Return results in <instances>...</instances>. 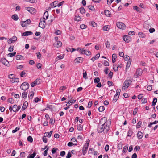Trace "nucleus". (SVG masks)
Wrapping results in <instances>:
<instances>
[{
    "mask_svg": "<svg viewBox=\"0 0 158 158\" xmlns=\"http://www.w3.org/2000/svg\"><path fill=\"white\" fill-rule=\"evenodd\" d=\"M116 25L118 28L122 30L124 29L126 27V25L124 23L120 22H118L117 23Z\"/></svg>",
    "mask_w": 158,
    "mask_h": 158,
    "instance_id": "nucleus-4",
    "label": "nucleus"
},
{
    "mask_svg": "<svg viewBox=\"0 0 158 158\" xmlns=\"http://www.w3.org/2000/svg\"><path fill=\"white\" fill-rule=\"evenodd\" d=\"M99 53L97 54L94 57H93L91 59V60L94 62L96 60L98 59L100 57Z\"/></svg>",
    "mask_w": 158,
    "mask_h": 158,
    "instance_id": "nucleus-22",
    "label": "nucleus"
},
{
    "mask_svg": "<svg viewBox=\"0 0 158 158\" xmlns=\"http://www.w3.org/2000/svg\"><path fill=\"white\" fill-rule=\"evenodd\" d=\"M77 129L78 130L81 131L83 129V126L81 124L79 125L77 127Z\"/></svg>",
    "mask_w": 158,
    "mask_h": 158,
    "instance_id": "nucleus-45",
    "label": "nucleus"
},
{
    "mask_svg": "<svg viewBox=\"0 0 158 158\" xmlns=\"http://www.w3.org/2000/svg\"><path fill=\"white\" fill-rule=\"evenodd\" d=\"M36 55L38 58L40 59L41 58V54L40 52H38L36 53Z\"/></svg>",
    "mask_w": 158,
    "mask_h": 158,
    "instance_id": "nucleus-60",
    "label": "nucleus"
},
{
    "mask_svg": "<svg viewBox=\"0 0 158 158\" xmlns=\"http://www.w3.org/2000/svg\"><path fill=\"white\" fill-rule=\"evenodd\" d=\"M130 37L128 35H125L123 38V40L126 42L128 43L130 41Z\"/></svg>",
    "mask_w": 158,
    "mask_h": 158,
    "instance_id": "nucleus-16",
    "label": "nucleus"
},
{
    "mask_svg": "<svg viewBox=\"0 0 158 158\" xmlns=\"http://www.w3.org/2000/svg\"><path fill=\"white\" fill-rule=\"evenodd\" d=\"M158 123V121L155 120L153 122L150 123L148 125V126L149 127H151L152 125L155 124L157 123Z\"/></svg>",
    "mask_w": 158,
    "mask_h": 158,
    "instance_id": "nucleus-33",
    "label": "nucleus"
},
{
    "mask_svg": "<svg viewBox=\"0 0 158 158\" xmlns=\"http://www.w3.org/2000/svg\"><path fill=\"white\" fill-rule=\"evenodd\" d=\"M112 62L113 63H114L116 61V58H117V55L116 54H113L112 55Z\"/></svg>",
    "mask_w": 158,
    "mask_h": 158,
    "instance_id": "nucleus-23",
    "label": "nucleus"
},
{
    "mask_svg": "<svg viewBox=\"0 0 158 158\" xmlns=\"http://www.w3.org/2000/svg\"><path fill=\"white\" fill-rule=\"evenodd\" d=\"M16 59L18 60H24V57L20 55H17L16 56Z\"/></svg>",
    "mask_w": 158,
    "mask_h": 158,
    "instance_id": "nucleus-15",
    "label": "nucleus"
},
{
    "mask_svg": "<svg viewBox=\"0 0 158 158\" xmlns=\"http://www.w3.org/2000/svg\"><path fill=\"white\" fill-rule=\"evenodd\" d=\"M8 101L10 103L13 104L14 103V101L13 98H9L8 100Z\"/></svg>",
    "mask_w": 158,
    "mask_h": 158,
    "instance_id": "nucleus-49",
    "label": "nucleus"
},
{
    "mask_svg": "<svg viewBox=\"0 0 158 158\" xmlns=\"http://www.w3.org/2000/svg\"><path fill=\"white\" fill-rule=\"evenodd\" d=\"M106 118H102L100 120V124L98 125V131L99 133L102 132L106 134L110 129V127L111 124V120L106 121Z\"/></svg>",
    "mask_w": 158,
    "mask_h": 158,
    "instance_id": "nucleus-1",
    "label": "nucleus"
},
{
    "mask_svg": "<svg viewBox=\"0 0 158 158\" xmlns=\"http://www.w3.org/2000/svg\"><path fill=\"white\" fill-rule=\"evenodd\" d=\"M26 73L25 71H23L20 73V75L22 77H24V75L26 74Z\"/></svg>",
    "mask_w": 158,
    "mask_h": 158,
    "instance_id": "nucleus-53",
    "label": "nucleus"
},
{
    "mask_svg": "<svg viewBox=\"0 0 158 158\" xmlns=\"http://www.w3.org/2000/svg\"><path fill=\"white\" fill-rule=\"evenodd\" d=\"M105 109L104 107L103 106H100L98 108V110L99 112H102Z\"/></svg>",
    "mask_w": 158,
    "mask_h": 158,
    "instance_id": "nucleus-37",
    "label": "nucleus"
},
{
    "mask_svg": "<svg viewBox=\"0 0 158 158\" xmlns=\"http://www.w3.org/2000/svg\"><path fill=\"white\" fill-rule=\"evenodd\" d=\"M132 81V79L129 78H127L125 81L123 85V89H127L131 85Z\"/></svg>",
    "mask_w": 158,
    "mask_h": 158,
    "instance_id": "nucleus-2",
    "label": "nucleus"
},
{
    "mask_svg": "<svg viewBox=\"0 0 158 158\" xmlns=\"http://www.w3.org/2000/svg\"><path fill=\"white\" fill-rule=\"evenodd\" d=\"M33 33L31 31H26L24 33H23L22 35V36H26L32 35Z\"/></svg>",
    "mask_w": 158,
    "mask_h": 158,
    "instance_id": "nucleus-17",
    "label": "nucleus"
},
{
    "mask_svg": "<svg viewBox=\"0 0 158 158\" xmlns=\"http://www.w3.org/2000/svg\"><path fill=\"white\" fill-rule=\"evenodd\" d=\"M25 9L28 11L31 14H34L36 10L33 8L32 7H26Z\"/></svg>",
    "mask_w": 158,
    "mask_h": 158,
    "instance_id": "nucleus-7",
    "label": "nucleus"
},
{
    "mask_svg": "<svg viewBox=\"0 0 158 158\" xmlns=\"http://www.w3.org/2000/svg\"><path fill=\"white\" fill-rule=\"evenodd\" d=\"M1 61L2 63L6 66H9V62L5 58L2 59L1 60Z\"/></svg>",
    "mask_w": 158,
    "mask_h": 158,
    "instance_id": "nucleus-11",
    "label": "nucleus"
},
{
    "mask_svg": "<svg viewBox=\"0 0 158 158\" xmlns=\"http://www.w3.org/2000/svg\"><path fill=\"white\" fill-rule=\"evenodd\" d=\"M130 59L129 56H128L126 55L124 56V60L125 61H127Z\"/></svg>",
    "mask_w": 158,
    "mask_h": 158,
    "instance_id": "nucleus-58",
    "label": "nucleus"
},
{
    "mask_svg": "<svg viewBox=\"0 0 158 158\" xmlns=\"http://www.w3.org/2000/svg\"><path fill=\"white\" fill-rule=\"evenodd\" d=\"M114 0H107V4L109 5H110L111 3L113 2Z\"/></svg>",
    "mask_w": 158,
    "mask_h": 158,
    "instance_id": "nucleus-62",
    "label": "nucleus"
},
{
    "mask_svg": "<svg viewBox=\"0 0 158 158\" xmlns=\"http://www.w3.org/2000/svg\"><path fill=\"white\" fill-rule=\"evenodd\" d=\"M87 26L85 24L81 25L80 26V28L82 29L86 28Z\"/></svg>",
    "mask_w": 158,
    "mask_h": 158,
    "instance_id": "nucleus-61",
    "label": "nucleus"
},
{
    "mask_svg": "<svg viewBox=\"0 0 158 158\" xmlns=\"http://www.w3.org/2000/svg\"><path fill=\"white\" fill-rule=\"evenodd\" d=\"M27 139L28 141L30 142H32L33 141V139L32 137L30 136H29L27 137Z\"/></svg>",
    "mask_w": 158,
    "mask_h": 158,
    "instance_id": "nucleus-50",
    "label": "nucleus"
},
{
    "mask_svg": "<svg viewBox=\"0 0 158 158\" xmlns=\"http://www.w3.org/2000/svg\"><path fill=\"white\" fill-rule=\"evenodd\" d=\"M47 136H45L44 135V136L43 137L42 140L45 143H46L47 142V140L46 137Z\"/></svg>",
    "mask_w": 158,
    "mask_h": 158,
    "instance_id": "nucleus-44",
    "label": "nucleus"
},
{
    "mask_svg": "<svg viewBox=\"0 0 158 158\" xmlns=\"http://www.w3.org/2000/svg\"><path fill=\"white\" fill-rule=\"evenodd\" d=\"M76 101V100L72 99L70 100L67 102V103L66 104V106H67L68 104H72L74 103Z\"/></svg>",
    "mask_w": 158,
    "mask_h": 158,
    "instance_id": "nucleus-34",
    "label": "nucleus"
},
{
    "mask_svg": "<svg viewBox=\"0 0 158 158\" xmlns=\"http://www.w3.org/2000/svg\"><path fill=\"white\" fill-rule=\"evenodd\" d=\"M27 92L24 91L22 94V97L23 98H26L27 97Z\"/></svg>",
    "mask_w": 158,
    "mask_h": 158,
    "instance_id": "nucleus-31",
    "label": "nucleus"
},
{
    "mask_svg": "<svg viewBox=\"0 0 158 158\" xmlns=\"http://www.w3.org/2000/svg\"><path fill=\"white\" fill-rule=\"evenodd\" d=\"M83 61V58L82 57H78L75 59L74 61L75 63H79L82 62Z\"/></svg>",
    "mask_w": 158,
    "mask_h": 158,
    "instance_id": "nucleus-13",
    "label": "nucleus"
},
{
    "mask_svg": "<svg viewBox=\"0 0 158 158\" xmlns=\"http://www.w3.org/2000/svg\"><path fill=\"white\" fill-rule=\"evenodd\" d=\"M138 35L140 37L142 38H144L146 36V35L141 32H139Z\"/></svg>",
    "mask_w": 158,
    "mask_h": 158,
    "instance_id": "nucleus-28",
    "label": "nucleus"
},
{
    "mask_svg": "<svg viewBox=\"0 0 158 158\" xmlns=\"http://www.w3.org/2000/svg\"><path fill=\"white\" fill-rule=\"evenodd\" d=\"M88 144H85V145L84 146L83 148V155H85V154L87 152V150L88 146Z\"/></svg>",
    "mask_w": 158,
    "mask_h": 158,
    "instance_id": "nucleus-12",
    "label": "nucleus"
},
{
    "mask_svg": "<svg viewBox=\"0 0 158 158\" xmlns=\"http://www.w3.org/2000/svg\"><path fill=\"white\" fill-rule=\"evenodd\" d=\"M84 54H85L87 55H90L91 54V52L89 51H86L85 50V51L84 52Z\"/></svg>",
    "mask_w": 158,
    "mask_h": 158,
    "instance_id": "nucleus-54",
    "label": "nucleus"
},
{
    "mask_svg": "<svg viewBox=\"0 0 158 158\" xmlns=\"http://www.w3.org/2000/svg\"><path fill=\"white\" fill-rule=\"evenodd\" d=\"M104 13L105 15L107 17H109L110 15V12L108 10H105Z\"/></svg>",
    "mask_w": 158,
    "mask_h": 158,
    "instance_id": "nucleus-30",
    "label": "nucleus"
},
{
    "mask_svg": "<svg viewBox=\"0 0 158 158\" xmlns=\"http://www.w3.org/2000/svg\"><path fill=\"white\" fill-rule=\"evenodd\" d=\"M119 96L117 95H115L114 98L113 100V102H115L119 98Z\"/></svg>",
    "mask_w": 158,
    "mask_h": 158,
    "instance_id": "nucleus-29",
    "label": "nucleus"
},
{
    "mask_svg": "<svg viewBox=\"0 0 158 158\" xmlns=\"http://www.w3.org/2000/svg\"><path fill=\"white\" fill-rule=\"evenodd\" d=\"M20 156L22 157H24L25 156V153L24 152H21L20 153Z\"/></svg>",
    "mask_w": 158,
    "mask_h": 158,
    "instance_id": "nucleus-59",
    "label": "nucleus"
},
{
    "mask_svg": "<svg viewBox=\"0 0 158 158\" xmlns=\"http://www.w3.org/2000/svg\"><path fill=\"white\" fill-rule=\"evenodd\" d=\"M11 18L13 20H18L19 19L18 16L17 14H14L12 16Z\"/></svg>",
    "mask_w": 158,
    "mask_h": 158,
    "instance_id": "nucleus-26",
    "label": "nucleus"
},
{
    "mask_svg": "<svg viewBox=\"0 0 158 158\" xmlns=\"http://www.w3.org/2000/svg\"><path fill=\"white\" fill-rule=\"evenodd\" d=\"M36 67L38 69H40L42 68V65L41 63H39L37 64Z\"/></svg>",
    "mask_w": 158,
    "mask_h": 158,
    "instance_id": "nucleus-51",
    "label": "nucleus"
},
{
    "mask_svg": "<svg viewBox=\"0 0 158 158\" xmlns=\"http://www.w3.org/2000/svg\"><path fill=\"white\" fill-rule=\"evenodd\" d=\"M143 135V133L141 131H139L137 133V137L139 139H142Z\"/></svg>",
    "mask_w": 158,
    "mask_h": 158,
    "instance_id": "nucleus-18",
    "label": "nucleus"
},
{
    "mask_svg": "<svg viewBox=\"0 0 158 158\" xmlns=\"http://www.w3.org/2000/svg\"><path fill=\"white\" fill-rule=\"evenodd\" d=\"M17 40V38L15 36H13L12 38H10L7 41L9 44L15 42Z\"/></svg>",
    "mask_w": 158,
    "mask_h": 158,
    "instance_id": "nucleus-6",
    "label": "nucleus"
},
{
    "mask_svg": "<svg viewBox=\"0 0 158 158\" xmlns=\"http://www.w3.org/2000/svg\"><path fill=\"white\" fill-rule=\"evenodd\" d=\"M58 2L57 1H54L53 2L50 4V6L51 7L53 8L56 7L57 6Z\"/></svg>",
    "mask_w": 158,
    "mask_h": 158,
    "instance_id": "nucleus-19",
    "label": "nucleus"
},
{
    "mask_svg": "<svg viewBox=\"0 0 158 158\" xmlns=\"http://www.w3.org/2000/svg\"><path fill=\"white\" fill-rule=\"evenodd\" d=\"M23 1L29 2L31 3H35L36 2V0H23Z\"/></svg>",
    "mask_w": 158,
    "mask_h": 158,
    "instance_id": "nucleus-36",
    "label": "nucleus"
},
{
    "mask_svg": "<svg viewBox=\"0 0 158 158\" xmlns=\"http://www.w3.org/2000/svg\"><path fill=\"white\" fill-rule=\"evenodd\" d=\"M28 106V102L27 101H25L23 105L22 110H24Z\"/></svg>",
    "mask_w": 158,
    "mask_h": 158,
    "instance_id": "nucleus-21",
    "label": "nucleus"
},
{
    "mask_svg": "<svg viewBox=\"0 0 158 158\" xmlns=\"http://www.w3.org/2000/svg\"><path fill=\"white\" fill-rule=\"evenodd\" d=\"M29 87V85L28 83L25 82L23 83L20 86L21 89L23 90H26Z\"/></svg>",
    "mask_w": 158,
    "mask_h": 158,
    "instance_id": "nucleus-3",
    "label": "nucleus"
},
{
    "mask_svg": "<svg viewBox=\"0 0 158 158\" xmlns=\"http://www.w3.org/2000/svg\"><path fill=\"white\" fill-rule=\"evenodd\" d=\"M77 50H79L80 53L82 54H84V52L85 51V50H84L83 48H78Z\"/></svg>",
    "mask_w": 158,
    "mask_h": 158,
    "instance_id": "nucleus-27",
    "label": "nucleus"
},
{
    "mask_svg": "<svg viewBox=\"0 0 158 158\" xmlns=\"http://www.w3.org/2000/svg\"><path fill=\"white\" fill-rule=\"evenodd\" d=\"M113 69L115 71H117L118 70V67L115 65H114L113 66Z\"/></svg>",
    "mask_w": 158,
    "mask_h": 158,
    "instance_id": "nucleus-52",
    "label": "nucleus"
},
{
    "mask_svg": "<svg viewBox=\"0 0 158 158\" xmlns=\"http://www.w3.org/2000/svg\"><path fill=\"white\" fill-rule=\"evenodd\" d=\"M157 101V99L156 98H154L153 101L152 102V106H155Z\"/></svg>",
    "mask_w": 158,
    "mask_h": 158,
    "instance_id": "nucleus-43",
    "label": "nucleus"
},
{
    "mask_svg": "<svg viewBox=\"0 0 158 158\" xmlns=\"http://www.w3.org/2000/svg\"><path fill=\"white\" fill-rule=\"evenodd\" d=\"M48 17V12L46 11L44 13L43 15V20H47Z\"/></svg>",
    "mask_w": 158,
    "mask_h": 158,
    "instance_id": "nucleus-20",
    "label": "nucleus"
},
{
    "mask_svg": "<svg viewBox=\"0 0 158 158\" xmlns=\"http://www.w3.org/2000/svg\"><path fill=\"white\" fill-rule=\"evenodd\" d=\"M71 141L73 143V145H76L77 144V142L76 139L75 138H73L71 139Z\"/></svg>",
    "mask_w": 158,
    "mask_h": 158,
    "instance_id": "nucleus-25",
    "label": "nucleus"
},
{
    "mask_svg": "<svg viewBox=\"0 0 158 158\" xmlns=\"http://www.w3.org/2000/svg\"><path fill=\"white\" fill-rule=\"evenodd\" d=\"M106 46V47L108 48L110 47V43L108 42V41H107L105 43Z\"/></svg>",
    "mask_w": 158,
    "mask_h": 158,
    "instance_id": "nucleus-47",
    "label": "nucleus"
},
{
    "mask_svg": "<svg viewBox=\"0 0 158 158\" xmlns=\"http://www.w3.org/2000/svg\"><path fill=\"white\" fill-rule=\"evenodd\" d=\"M100 81V79L99 77L95 78L94 80V82L95 83H98Z\"/></svg>",
    "mask_w": 158,
    "mask_h": 158,
    "instance_id": "nucleus-42",
    "label": "nucleus"
},
{
    "mask_svg": "<svg viewBox=\"0 0 158 158\" xmlns=\"http://www.w3.org/2000/svg\"><path fill=\"white\" fill-rule=\"evenodd\" d=\"M133 8L134 10H136L137 11H140L139 8V7H138L137 6H134L133 7Z\"/></svg>",
    "mask_w": 158,
    "mask_h": 158,
    "instance_id": "nucleus-64",
    "label": "nucleus"
},
{
    "mask_svg": "<svg viewBox=\"0 0 158 158\" xmlns=\"http://www.w3.org/2000/svg\"><path fill=\"white\" fill-rule=\"evenodd\" d=\"M21 106H17L16 109H15V110H13V111L15 112H17L19 110Z\"/></svg>",
    "mask_w": 158,
    "mask_h": 158,
    "instance_id": "nucleus-48",
    "label": "nucleus"
},
{
    "mask_svg": "<svg viewBox=\"0 0 158 158\" xmlns=\"http://www.w3.org/2000/svg\"><path fill=\"white\" fill-rule=\"evenodd\" d=\"M40 83V80L38 79H36L31 84V86L33 87L37 85H39Z\"/></svg>",
    "mask_w": 158,
    "mask_h": 158,
    "instance_id": "nucleus-9",
    "label": "nucleus"
},
{
    "mask_svg": "<svg viewBox=\"0 0 158 158\" xmlns=\"http://www.w3.org/2000/svg\"><path fill=\"white\" fill-rule=\"evenodd\" d=\"M143 71L142 69L139 68L137 69L136 71L135 74L134 76H136V77L140 76L142 73Z\"/></svg>",
    "mask_w": 158,
    "mask_h": 158,
    "instance_id": "nucleus-8",
    "label": "nucleus"
},
{
    "mask_svg": "<svg viewBox=\"0 0 158 158\" xmlns=\"http://www.w3.org/2000/svg\"><path fill=\"white\" fill-rule=\"evenodd\" d=\"M120 91H121V90L120 89H118L116 91V93L115 95H117L118 96L119 95V96Z\"/></svg>",
    "mask_w": 158,
    "mask_h": 158,
    "instance_id": "nucleus-57",
    "label": "nucleus"
},
{
    "mask_svg": "<svg viewBox=\"0 0 158 158\" xmlns=\"http://www.w3.org/2000/svg\"><path fill=\"white\" fill-rule=\"evenodd\" d=\"M133 134V132L132 130L130 129L127 132V136L130 137Z\"/></svg>",
    "mask_w": 158,
    "mask_h": 158,
    "instance_id": "nucleus-35",
    "label": "nucleus"
},
{
    "mask_svg": "<svg viewBox=\"0 0 158 158\" xmlns=\"http://www.w3.org/2000/svg\"><path fill=\"white\" fill-rule=\"evenodd\" d=\"M127 149L128 147H126V146L124 147L123 150V152L124 153H125L127 151Z\"/></svg>",
    "mask_w": 158,
    "mask_h": 158,
    "instance_id": "nucleus-46",
    "label": "nucleus"
},
{
    "mask_svg": "<svg viewBox=\"0 0 158 158\" xmlns=\"http://www.w3.org/2000/svg\"><path fill=\"white\" fill-rule=\"evenodd\" d=\"M31 23V20H25V21H22L20 22L21 25L23 27L27 26L28 25L30 24Z\"/></svg>",
    "mask_w": 158,
    "mask_h": 158,
    "instance_id": "nucleus-5",
    "label": "nucleus"
},
{
    "mask_svg": "<svg viewBox=\"0 0 158 158\" xmlns=\"http://www.w3.org/2000/svg\"><path fill=\"white\" fill-rule=\"evenodd\" d=\"M55 46L57 48L60 47L61 46L62 43L60 41H57L54 44Z\"/></svg>",
    "mask_w": 158,
    "mask_h": 158,
    "instance_id": "nucleus-14",
    "label": "nucleus"
},
{
    "mask_svg": "<svg viewBox=\"0 0 158 158\" xmlns=\"http://www.w3.org/2000/svg\"><path fill=\"white\" fill-rule=\"evenodd\" d=\"M107 84L109 87L112 86L113 85V82L111 81H108Z\"/></svg>",
    "mask_w": 158,
    "mask_h": 158,
    "instance_id": "nucleus-56",
    "label": "nucleus"
},
{
    "mask_svg": "<svg viewBox=\"0 0 158 158\" xmlns=\"http://www.w3.org/2000/svg\"><path fill=\"white\" fill-rule=\"evenodd\" d=\"M80 13L82 14L84 13L85 12V10L83 7H81L80 8Z\"/></svg>",
    "mask_w": 158,
    "mask_h": 158,
    "instance_id": "nucleus-40",
    "label": "nucleus"
},
{
    "mask_svg": "<svg viewBox=\"0 0 158 158\" xmlns=\"http://www.w3.org/2000/svg\"><path fill=\"white\" fill-rule=\"evenodd\" d=\"M103 29L104 31H108L109 30V28L108 27V26H104L103 27Z\"/></svg>",
    "mask_w": 158,
    "mask_h": 158,
    "instance_id": "nucleus-63",
    "label": "nucleus"
},
{
    "mask_svg": "<svg viewBox=\"0 0 158 158\" xmlns=\"http://www.w3.org/2000/svg\"><path fill=\"white\" fill-rule=\"evenodd\" d=\"M127 64L126 66V68L127 69V68H129L130 67L131 62V60L130 59L127 60Z\"/></svg>",
    "mask_w": 158,
    "mask_h": 158,
    "instance_id": "nucleus-32",
    "label": "nucleus"
},
{
    "mask_svg": "<svg viewBox=\"0 0 158 158\" xmlns=\"http://www.w3.org/2000/svg\"><path fill=\"white\" fill-rule=\"evenodd\" d=\"M142 122L140 121H139L137 123L136 125L137 128H139L141 127V125L142 124Z\"/></svg>",
    "mask_w": 158,
    "mask_h": 158,
    "instance_id": "nucleus-41",
    "label": "nucleus"
},
{
    "mask_svg": "<svg viewBox=\"0 0 158 158\" xmlns=\"http://www.w3.org/2000/svg\"><path fill=\"white\" fill-rule=\"evenodd\" d=\"M46 22L45 20H41L39 23V27L43 29L45 28Z\"/></svg>",
    "mask_w": 158,
    "mask_h": 158,
    "instance_id": "nucleus-10",
    "label": "nucleus"
},
{
    "mask_svg": "<svg viewBox=\"0 0 158 158\" xmlns=\"http://www.w3.org/2000/svg\"><path fill=\"white\" fill-rule=\"evenodd\" d=\"M36 153L34 152L32 154L30 155L29 156H28L27 158H34L36 155Z\"/></svg>",
    "mask_w": 158,
    "mask_h": 158,
    "instance_id": "nucleus-39",
    "label": "nucleus"
},
{
    "mask_svg": "<svg viewBox=\"0 0 158 158\" xmlns=\"http://www.w3.org/2000/svg\"><path fill=\"white\" fill-rule=\"evenodd\" d=\"M88 8L91 11H94L95 10V8L94 6L92 5H89L88 6Z\"/></svg>",
    "mask_w": 158,
    "mask_h": 158,
    "instance_id": "nucleus-38",
    "label": "nucleus"
},
{
    "mask_svg": "<svg viewBox=\"0 0 158 158\" xmlns=\"http://www.w3.org/2000/svg\"><path fill=\"white\" fill-rule=\"evenodd\" d=\"M52 132H53V131H50L49 133H48V132H45L44 134V135H45V136H47L49 138H50L51 136V135L52 134Z\"/></svg>",
    "mask_w": 158,
    "mask_h": 158,
    "instance_id": "nucleus-24",
    "label": "nucleus"
},
{
    "mask_svg": "<svg viewBox=\"0 0 158 158\" xmlns=\"http://www.w3.org/2000/svg\"><path fill=\"white\" fill-rule=\"evenodd\" d=\"M20 129V128L19 127H17L15 128V129L13 130L12 131V132L13 133H15L18 130H19Z\"/></svg>",
    "mask_w": 158,
    "mask_h": 158,
    "instance_id": "nucleus-55",
    "label": "nucleus"
}]
</instances>
